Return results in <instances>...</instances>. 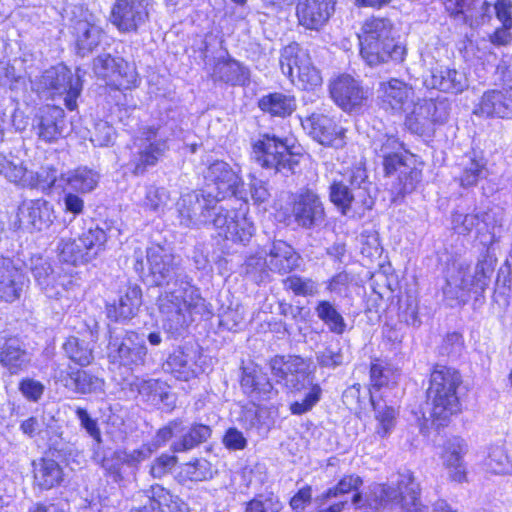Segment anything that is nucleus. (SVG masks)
<instances>
[{"instance_id":"1","label":"nucleus","mask_w":512,"mask_h":512,"mask_svg":"<svg viewBox=\"0 0 512 512\" xmlns=\"http://www.w3.org/2000/svg\"><path fill=\"white\" fill-rule=\"evenodd\" d=\"M363 485L362 478L357 474L344 475L338 483L316 498L319 505H324L332 498L354 492L351 503L357 512H391L398 508L400 512H428L420 500V485L411 471L399 474L396 483L374 484L370 487L365 500L358 491ZM431 512H456L446 501L438 500Z\"/></svg>"},{"instance_id":"2","label":"nucleus","mask_w":512,"mask_h":512,"mask_svg":"<svg viewBox=\"0 0 512 512\" xmlns=\"http://www.w3.org/2000/svg\"><path fill=\"white\" fill-rule=\"evenodd\" d=\"M157 305L164 329L176 337L188 327L193 314H201L205 300L198 289L187 281L181 282L177 287H167L158 297Z\"/></svg>"},{"instance_id":"3","label":"nucleus","mask_w":512,"mask_h":512,"mask_svg":"<svg viewBox=\"0 0 512 512\" xmlns=\"http://www.w3.org/2000/svg\"><path fill=\"white\" fill-rule=\"evenodd\" d=\"M360 55L371 67L388 61L402 62L406 48L392 37V24L385 18H371L364 22L359 34Z\"/></svg>"},{"instance_id":"4","label":"nucleus","mask_w":512,"mask_h":512,"mask_svg":"<svg viewBox=\"0 0 512 512\" xmlns=\"http://www.w3.org/2000/svg\"><path fill=\"white\" fill-rule=\"evenodd\" d=\"M134 269L140 277H150L156 286L177 287L181 282H187L180 258L164 245L154 244L147 248L146 255L141 249L133 254Z\"/></svg>"},{"instance_id":"5","label":"nucleus","mask_w":512,"mask_h":512,"mask_svg":"<svg viewBox=\"0 0 512 512\" xmlns=\"http://www.w3.org/2000/svg\"><path fill=\"white\" fill-rule=\"evenodd\" d=\"M374 152L383 159L386 175L398 172V194L412 192L421 180V170L415 167L412 154L402 153V143L393 135L381 134L372 140Z\"/></svg>"},{"instance_id":"6","label":"nucleus","mask_w":512,"mask_h":512,"mask_svg":"<svg viewBox=\"0 0 512 512\" xmlns=\"http://www.w3.org/2000/svg\"><path fill=\"white\" fill-rule=\"evenodd\" d=\"M462 383L460 373L454 368L437 365L430 375L427 404L431 417L446 421L461 410L457 389Z\"/></svg>"},{"instance_id":"7","label":"nucleus","mask_w":512,"mask_h":512,"mask_svg":"<svg viewBox=\"0 0 512 512\" xmlns=\"http://www.w3.org/2000/svg\"><path fill=\"white\" fill-rule=\"evenodd\" d=\"M495 265L496 259L489 254L482 256L473 268L461 264L443 289L445 297L465 303L471 293L481 295L490 284Z\"/></svg>"},{"instance_id":"8","label":"nucleus","mask_w":512,"mask_h":512,"mask_svg":"<svg viewBox=\"0 0 512 512\" xmlns=\"http://www.w3.org/2000/svg\"><path fill=\"white\" fill-rule=\"evenodd\" d=\"M280 68L293 84L304 90L314 89L322 83L320 71L313 65L310 54L298 43L283 48Z\"/></svg>"},{"instance_id":"9","label":"nucleus","mask_w":512,"mask_h":512,"mask_svg":"<svg viewBox=\"0 0 512 512\" xmlns=\"http://www.w3.org/2000/svg\"><path fill=\"white\" fill-rule=\"evenodd\" d=\"M176 206L180 225L197 229L210 224L219 207L212 189L185 193L181 195Z\"/></svg>"},{"instance_id":"10","label":"nucleus","mask_w":512,"mask_h":512,"mask_svg":"<svg viewBox=\"0 0 512 512\" xmlns=\"http://www.w3.org/2000/svg\"><path fill=\"white\" fill-rule=\"evenodd\" d=\"M290 216L303 230L315 231L326 224L327 214L321 196L311 188H301L291 197Z\"/></svg>"},{"instance_id":"11","label":"nucleus","mask_w":512,"mask_h":512,"mask_svg":"<svg viewBox=\"0 0 512 512\" xmlns=\"http://www.w3.org/2000/svg\"><path fill=\"white\" fill-rule=\"evenodd\" d=\"M37 91H51L52 96H64L65 106L69 110L77 107V98L82 91V81L78 74L64 65L45 70L36 82Z\"/></svg>"},{"instance_id":"12","label":"nucleus","mask_w":512,"mask_h":512,"mask_svg":"<svg viewBox=\"0 0 512 512\" xmlns=\"http://www.w3.org/2000/svg\"><path fill=\"white\" fill-rule=\"evenodd\" d=\"M252 158L262 168L275 173L292 170L298 163L287 143L269 134L263 135L253 144Z\"/></svg>"},{"instance_id":"13","label":"nucleus","mask_w":512,"mask_h":512,"mask_svg":"<svg viewBox=\"0 0 512 512\" xmlns=\"http://www.w3.org/2000/svg\"><path fill=\"white\" fill-rule=\"evenodd\" d=\"M147 354L144 339L133 331L115 334L109 330L107 356L111 363L133 367L143 365Z\"/></svg>"},{"instance_id":"14","label":"nucleus","mask_w":512,"mask_h":512,"mask_svg":"<svg viewBox=\"0 0 512 512\" xmlns=\"http://www.w3.org/2000/svg\"><path fill=\"white\" fill-rule=\"evenodd\" d=\"M30 270L38 286L49 298L59 299L74 286L69 275L62 274L60 268L55 270L50 261L42 256L31 257Z\"/></svg>"},{"instance_id":"15","label":"nucleus","mask_w":512,"mask_h":512,"mask_svg":"<svg viewBox=\"0 0 512 512\" xmlns=\"http://www.w3.org/2000/svg\"><path fill=\"white\" fill-rule=\"evenodd\" d=\"M271 373L291 392H301L312 383L306 361L299 356H275L269 363Z\"/></svg>"},{"instance_id":"16","label":"nucleus","mask_w":512,"mask_h":512,"mask_svg":"<svg viewBox=\"0 0 512 512\" xmlns=\"http://www.w3.org/2000/svg\"><path fill=\"white\" fill-rule=\"evenodd\" d=\"M210 224L219 237L233 243L247 244L253 236L254 226L244 215L219 206Z\"/></svg>"},{"instance_id":"17","label":"nucleus","mask_w":512,"mask_h":512,"mask_svg":"<svg viewBox=\"0 0 512 512\" xmlns=\"http://www.w3.org/2000/svg\"><path fill=\"white\" fill-rule=\"evenodd\" d=\"M141 135L142 144L133 171L137 175L156 165L168 150L169 135L161 126H146L142 129Z\"/></svg>"},{"instance_id":"18","label":"nucleus","mask_w":512,"mask_h":512,"mask_svg":"<svg viewBox=\"0 0 512 512\" xmlns=\"http://www.w3.org/2000/svg\"><path fill=\"white\" fill-rule=\"evenodd\" d=\"M204 177L208 183V190L212 189L218 202L227 197L240 195L241 178L227 162L214 161L208 166Z\"/></svg>"},{"instance_id":"19","label":"nucleus","mask_w":512,"mask_h":512,"mask_svg":"<svg viewBox=\"0 0 512 512\" xmlns=\"http://www.w3.org/2000/svg\"><path fill=\"white\" fill-rule=\"evenodd\" d=\"M151 0H115L110 21L121 32H135L149 18Z\"/></svg>"},{"instance_id":"20","label":"nucleus","mask_w":512,"mask_h":512,"mask_svg":"<svg viewBox=\"0 0 512 512\" xmlns=\"http://www.w3.org/2000/svg\"><path fill=\"white\" fill-rule=\"evenodd\" d=\"M300 119L303 129L320 144L334 148L344 146L343 130L330 117L312 113Z\"/></svg>"},{"instance_id":"21","label":"nucleus","mask_w":512,"mask_h":512,"mask_svg":"<svg viewBox=\"0 0 512 512\" xmlns=\"http://www.w3.org/2000/svg\"><path fill=\"white\" fill-rule=\"evenodd\" d=\"M330 94L339 107L352 111L366 102L369 93L358 80L341 75L330 83Z\"/></svg>"},{"instance_id":"22","label":"nucleus","mask_w":512,"mask_h":512,"mask_svg":"<svg viewBox=\"0 0 512 512\" xmlns=\"http://www.w3.org/2000/svg\"><path fill=\"white\" fill-rule=\"evenodd\" d=\"M33 129L45 142H54L62 137L66 130L65 112L55 105L40 107L33 119Z\"/></svg>"},{"instance_id":"23","label":"nucleus","mask_w":512,"mask_h":512,"mask_svg":"<svg viewBox=\"0 0 512 512\" xmlns=\"http://www.w3.org/2000/svg\"><path fill=\"white\" fill-rule=\"evenodd\" d=\"M29 279L10 258L0 256V300L13 303L28 288Z\"/></svg>"},{"instance_id":"24","label":"nucleus","mask_w":512,"mask_h":512,"mask_svg":"<svg viewBox=\"0 0 512 512\" xmlns=\"http://www.w3.org/2000/svg\"><path fill=\"white\" fill-rule=\"evenodd\" d=\"M336 0H298L296 15L299 24L310 30H319L335 11Z\"/></svg>"},{"instance_id":"25","label":"nucleus","mask_w":512,"mask_h":512,"mask_svg":"<svg viewBox=\"0 0 512 512\" xmlns=\"http://www.w3.org/2000/svg\"><path fill=\"white\" fill-rule=\"evenodd\" d=\"M18 216L22 225L30 231L45 230L55 219L53 205L43 198L24 201L19 207Z\"/></svg>"},{"instance_id":"26","label":"nucleus","mask_w":512,"mask_h":512,"mask_svg":"<svg viewBox=\"0 0 512 512\" xmlns=\"http://www.w3.org/2000/svg\"><path fill=\"white\" fill-rule=\"evenodd\" d=\"M414 96L413 87L397 78L381 82L378 88V98L385 110L403 111L407 105L413 103Z\"/></svg>"},{"instance_id":"27","label":"nucleus","mask_w":512,"mask_h":512,"mask_svg":"<svg viewBox=\"0 0 512 512\" xmlns=\"http://www.w3.org/2000/svg\"><path fill=\"white\" fill-rule=\"evenodd\" d=\"M93 70L100 78H111L119 81L121 86H130L136 82L135 72L129 68L128 63L120 57L110 54H101L93 61Z\"/></svg>"},{"instance_id":"28","label":"nucleus","mask_w":512,"mask_h":512,"mask_svg":"<svg viewBox=\"0 0 512 512\" xmlns=\"http://www.w3.org/2000/svg\"><path fill=\"white\" fill-rule=\"evenodd\" d=\"M474 114L486 118H512V93L499 89L484 92Z\"/></svg>"},{"instance_id":"29","label":"nucleus","mask_w":512,"mask_h":512,"mask_svg":"<svg viewBox=\"0 0 512 512\" xmlns=\"http://www.w3.org/2000/svg\"><path fill=\"white\" fill-rule=\"evenodd\" d=\"M58 380L68 390L77 394H99L105 391V380L89 371L68 367Z\"/></svg>"},{"instance_id":"30","label":"nucleus","mask_w":512,"mask_h":512,"mask_svg":"<svg viewBox=\"0 0 512 512\" xmlns=\"http://www.w3.org/2000/svg\"><path fill=\"white\" fill-rule=\"evenodd\" d=\"M141 301V288L137 284H128L120 291L118 301L107 305V317L116 322L131 319L136 315Z\"/></svg>"},{"instance_id":"31","label":"nucleus","mask_w":512,"mask_h":512,"mask_svg":"<svg viewBox=\"0 0 512 512\" xmlns=\"http://www.w3.org/2000/svg\"><path fill=\"white\" fill-rule=\"evenodd\" d=\"M425 84L433 89L455 94L468 87L467 78L463 72L444 66L432 69L430 77L425 79Z\"/></svg>"},{"instance_id":"32","label":"nucleus","mask_w":512,"mask_h":512,"mask_svg":"<svg viewBox=\"0 0 512 512\" xmlns=\"http://www.w3.org/2000/svg\"><path fill=\"white\" fill-rule=\"evenodd\" d=\"M241 387L246 394L257 400L271 399L276 394L267 375L257 366L243 368Z\"/></svg>"},{"instance_id":"33","label":"nucleus","mask_w":512,"mask_h":512,"mask_svg":"<svg viewBox=\"0 0 512 512\" xmlns=\"http://www.w3.org/2000/svg\"><path fill=\"white\" fill-rule=\"evenodd\" d=\"M465 453L466 444L463 439L453 437L446 442L442 458L452 481L460 483L466 480V465L463 460Z\"/></svg>"},{"instance_id":"34","label":"nucleus","mask_w":512,"mask_h":512,"mask_svg":"<svg viewBox=\"0 0 512 512\" xmlns=\"http://www.w3.org/2000/svg\"><path fill=\"white\" fill-rule=\"evenodd\" d=\"M271 272L287 274L299 265V256L289 244L284 241H274L266 255Z\"/></svg>"},{"instance_id":"35","label":"nucleus","mask_w":512,"mask_h":512,"mask_svg":"<svg viewBox=\"0 0 512 512\" xmlns=\"http://www.w3.org/2000/svg\"><path fill=\"white\" fill-rule=\"evenodd\" d=\"M211 75L214 81L231 86H246L250 82V70L233 59L217 61Z\"/></svg>"},{"instance_id":"36","label":"nucleus","mask_w":512,"mask_h":512,"mask_svg":"<svg viewBox=\"0 0 512 512\" xmlns=\"http://www.w3.org/2000/svg\"><path fill=\"white\" fill-rule=\"evenodd\" d=\"M195 367V352L183 347L173 351L163 365L166 372L171 373L175 378L182 381H188L195 377Z\"/></svg>"},{"instance_id":"37","label":"nucleus","mask_w":512,"mask_h":512,"mask_svg":"<svg viewBox=\"0 0 512 512\" xmlns=\"http://www.w3.org/2000/svg\"><path fill=\"white\" fill-rule=\"evenodd\" d=\"M34 482L41 489H51L63 481V470L59 463L51 458H40L32 462Z\"/></svg>"},{"instance_id":"38","label":"nucleus","mask_w":512,"mask_h":512,"mask_svg":"<svg viewBox=\"0 0 512 512\" xmlns=\"http://www.w3.org/2000/svg\"><path fill=\"white\" fill-rule=\"evenodd\" d=\"M0 174L9 182L23 187H32L36 183L34 173L28 171L23 162L12 154L0 153Z\"/></svg>"},{"instance_id":"39","label":"nucleus","mask_w":512,"mask_h":512,"mask_svg":"<svg viewBox=\"0 0 512 512\" xmlns=\"http://www.w3.org/2000/svg\"><path fill=\"white\" fill-rule=\"evenodd\" d=\"M211 433L210 426L200 423H194L188 429L183 427V432H179L178 437L173 440L171 450L176 453L192 450L206 442Z\"/></svg>"},{"instance_id":"40","label":"nucleus","mask_w":512,"mask_h":512,"mask_svg":"<svg viewBox=\"0 0 512 512\" xmlns=\"http://www.w3.org/2000/svg\"><path fill=\"white\" fill-rule=\"evenodd\" d=\"M77 53L84 57L91 53L101 42L102 29L88 21H78L74 26Z\"/></svg>"},{"instance_id":"41","label":"nucleus","mask_w":512,"mask_h":512,"mask_svg":"<svg viewBox=\"0 0 512 512\" xmlns=\"http://www.w3.org/2000/svg\"><path fill=\"white\" fill-rule=\"evenodd\" d=\"M331 202L341 211V214L348 215L350 212L363 213L372 207L366 204L358 203L353 198V194L349 188L346 187L345 181H334L330 186L329 194Z\"/></svg>"},{"instance_id":"42","label":"nucleus","mask_w":512,"mask_h":512,"mask_svg":"<svg viewBox=\"0 0 512 512\" xmlns=\"http://www.w3.org/2000/svg\"><path fill=\"white\" fill-rule=\"evenodd\" d=\"M26 351L17 338H10L0 347V363L12 374L18 373L28 363Z\"/></svg>"},{"instance_id":"43","label":"nucleus","mask_w":512,"mask_h":512,"mask_svg":"<svg viewBox=\"0 0 512 512\" xmlns=\"http://www.w3.org/2000/svg\"><path fill=\"white\" fill-rule=\"evenodd\" d=\"M342 181L346 182V187L354 194L353 198L358 203L366 204L372 207L374 202L370 195L371 182L368 180L366 170L362 167H355L349 173V176Z\"/></svg>"},{"instance_id":"44","label":"nucleus","mask_w":512,"mask_h":512,"mask_svg":"<svg viewBox=\"0 0 512 512\" xmlns=\"http://www.w3.org/2000/svg\"><path fill=\"white\" fill-rule=\"evenodd\" d=\"M60 181L65 182L71 191L88 193L97 186L99 175L87 167H80L61 175Z\"/></svg>"},{"instance_id":"45","label":"nucleus","mask_w":512,"mask_h":512,"mask_svg":"<svg viewBox=\"0 0 512 512\" xmlns=\"http://www.w3.org/2000/svg\"><path fill=\"white\" fill-rule=\"evenodd\" d=\"M486 217L487 213L485 212L463 213L455 211L451 218L452 229L463 236L469 235L474 230L480 233L486 229Z\"/></svg>"},{"instance_id":"46","label":"nucleus","mask_w":512,"mask_h":512,"mask_svg":"<svg viewBox=\"0 0 512 512\" xmlns=\"http://www.w3.org/2000/svg\"><path fill=\"white\" fill-rule=\"evenodd\" d=\"M149 501L155 502L160 512H187V505L178 497L172 495L161 485H152L146 490Z\"/></svg>"},{"instance_id":"47","label":"nucleus","mask_w":512,"mask_h":512,"mask_svg":"<svg viewBox=\"0 0 512 512\" xmlns=\"http://www.w3.org/2000/svg\"><path fill=\"white\" fill-rule=\"evenodd\" d=\"M259 107L262 111L273 116L285 117L296 109V101L293 96L283 93H271L259 100Z\"/></svg>"},{"instance_id":"48","label":"nucleus","mask_w":512,"mask_h":512,"mask_svg":"<svg viewBox=\"0 0 512 512\" xmlns=\"http://www.w3.org/2000/svg\"><path fill=\"white\" fill-rule=\"evenodd\" d=\"M63 350L69 359L80 366H87L94 359L91 343L75 336L67 338Z\"/></svg>"},{"instance_id":"49","label":"nucleus","mask_w":512,"mask_h":512,"mask_svg":"<svg viewBox=\"0 0 512 512\" xmlns=\"http://www.w3.org/2000/svg\"><path fill=\"white\" fill-rule=\"evenodd\" d=\"M58 257L61 261L73 265L90 261L89 252L83 249L75 239H61L57 245Z\"/></svg>"},{"instance_id":"50","label":"nucleus","mask_w":512,"mask_h":512,"mask_svg":"<svg viewBox=\"0 0 512 512\" xmlns=\"http://www.w3.org/2000/svg\"><path fill=\"white\" fill-rule=\"evenodd\" d=\"M316 315L322 320L335 334H343L346 329V323L343 316L337 311L332 303L321 300L315 307Z\"/></svg>"},{"instance_id":"51","label":"nucleus","mask_w":512,"mask_h":512,"mask_svg":"<svg viewBox=\"0 0 512 512\" xmlns=\"http://www.w3.org/2000/svg\"><path fill=\"white\" fill-rule=\"evenodd\" d=\"M107 238L108 236L102 228L91 226L79 236L78 241L83 249L89 252V258L92 260L104 249Z\"/></svg>"},{"instance_id":"52","label":"nucleus","mask_w":512,"mask_h":512,"mask_svg":"<svg viewBox=\"0 0 512 512\" xmlns=\"http://www.w3.org/2000/svg\"><path fill=\"white\" fill-rule=\"evenodd\" d=\"M459 175L457 176L460 185L470 187L477 184L479 179L485 176V165L473 158H465L459 164Z\"/></svg>"},{"instance_id":"53","label":"nucleus","mask_w":512,"mask_h":512,"mask_svg":"<svg viewBox=\"0 0 512 512\" xmlns=\"http://www.w3.org/2000/svg\"><path fill=\"white\" fill-rule=\"evenodd\" d=\"M243 270L245 275L257 284L267 281L271 272L267 257L258 254L247 257Z\"/></svg>"},{"instance_id":"54","label":"nucleus","mask_w":512,"mask_h":512,"mask_svg":"<svg viewBox=\"0 0 512 512\" xmlns=\"http://www.w3.org/2000/svg\"><path fill=\"white\" fill-rule=\"evenodd\" d=\"M283 286L286 290L292 291L296 296L312 297L319 293V284L315 280L296 274L284 279Z\"/></svg>"},{"instance_id":"55","label":"nucleus","mask_w":512,"mask_h":512,"mask_svg":"<svg viewBox=\"0 0 512 512\" xmlns=\"http://www.w3.org/2000/svg\"><path fill=\"white\" fill-rule=\"evenodd\" d=\"M372 406L375 411V419L378 422L375 433L380 438H385L395 427L397 415L396 410L392 406L376 405L373 400Z\"/></svg>"},{"instance_id":"56","label":"nucleus","mask_w":512,"mask_h":512,"mask_svg":"<svg viewBox=\"0 0 512 512\" xmlns=\"http://www.w3.org/2000/svg\"><path fill=\"white\" fill-rule=\"evenodd\" d=\"M430 124L444 123L449 116L448 103L444 100L424 99L417 103Z\"/></svg>"},{"instance_id":"57","label":"nucleus","mask_w":512,"mask_h":512,"mask_svg":"<svg viewBox=\"0 0 512 512\" xmlns=\"http://www.w3.org/2000/svg\"><path fill=\"white\" fill-rule=\"evenodd\" d=\"M170 199V192L166 188L150 185L146 188L143 205L150 211L160 213L168 206Z\"/></svg>"},{"instance_id":"58","label":"nucleus","mask_w":512,"mask_h":512,"mask_svg":"<svg viewBox=\"0 0 512 512\" xmlns=\"http://www.w3.org/2000/svg\"><path fill=\"white\" fill-rule=\"evenodd\" d=\"M370 378L374 387H395L400 379V374L397 370L390 367L373 363L370 368Z\"/></svg>"},{"instance_id":"59","label":"nucleus","mask_w":512,"mask_h":512,"mask_svg":"<svg viewBox=\"0 0 512 512\" xmlns=\"http://www.w3.org/2000/svg\"><path fill=\"white\" fill-rule=\"evenodd\" d=\"M283 508L279 497L274 493L259 494L246 503L245 512H280Z\"/></svg>"},{"instance_id":"60","label":"nucleus","mask_w":512,"mask_h":512,"mask_svg":"<svg viewBox=\"0 0 512 512\" xmlns=\"http://www.w3.org/2000/svg\"><path fill=\"white\" fill-rule=\"evenodd\" d=\"M304 398L291 403L290 411L294 415H302L310 411L320 400L322 390L317 384H310L306 389Z\"/></svg>"},{"instance_id":"61","label":"nucleus","mask_w":512,"mask_h":512,"mask_svg":"<svg viewBox=\"0 0 512 512\" xmlns=\"http://www.w3.org/2000/svg\"><path fill=\"white\" fill-rule=\"evenodd\" d=\"M182 473L191 481H206L213 477V469L206 459H196L194 462L186 463Z\"/></svg>"},{"instance_id":"62","label":"nucleus","mask_w":512,"mask_h":512,"mask_svg":"<svg viewBox=\"0 0 512 512\" xmlns=\"http://www.w3.org/2000/svg\"><path fill=\"white\" fill-rule=\"evenodd\" d=\"M139 392L141 395H146L147 400L153 405H157L159 397L171 398V393L167 390L165 384L158 380L144 381L139 388Z\"/></svg>"},{"instance_id":"63","label":"nucleus","mask_w":512,"mask_h":512,"mask_svg":"<svg viewBox=\"0 0 512 512\" xmlns=\"http://www.w3.org/2000/svg\"><path fill=\"white\" fill-rule=\"evenodd\" d=\"M114 134V129L111 125L105 121H100L95 124L90 140L94 146L104 147L112 143Z\"/></svg>"},{"instance_id":"64","label":"nucleus","mask_w":512,"mask_h":512,"mask_svg":"<svg viewBox=\"0 0 512 512\" xmlns=\"http://www.w3.org/2000/svg\"><path fill=\"white\" fill-rule=\"evenodd\" d=\"M244 320L243 308L236 306L235 308H227L220 315L219 324L228 331H237Z\"/></svg>"}]
</instances>
